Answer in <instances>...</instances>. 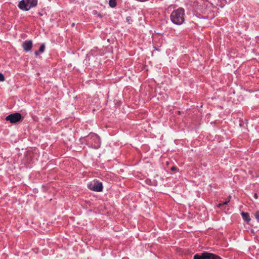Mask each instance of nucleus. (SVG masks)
<instances>
[{
  "mask_svg": "<svg viewBox=\"0 0 259 259\" xmlns=\"http://www.w3.org/2000/svg\"><path fill=\"white\" fill-rule=\"evenodd\" d=\"M37 2L38 0H22L19 2L18 7L21 10L27 11L36 7Z\"/></svg>",
  "mask_w": 259,
  "mask_h": 259,
  "instance_id": "3",
  "label": "nucleus"
},
{
  "mask_svg": "<svg viewBox=\"0 0 259 259\" xmlns=\"http://www.w3.org/2000/svg\"><path fill=\"white\" fill-rule=\"evenodd\" d=\"M98 16L100 18L102 17V15L100 13L98 14Z\"/></svg>",
  "mask_w": 259,
  "mask_h": 259,
  "instance_id": "20",
  "label": "nucleus"
},
{
  "mask_svg": "<svg viewBox=\"0 0 259 259\" xmlns=\"http://www.w3.org/2000/svg\"><path fill=\"white\" fill-rule=\"evenodd\" d=\"M6 120L9 121L11 123H16L22 120L21 114L19 112H15L8 115Z\"/></svg>",
  "mask_w": 259,
  "mask_h": 259,
  "instance_id": "5",
  "label": "nucleus"
},
{
  "mask_svg": "<svg viewBox=\"0 0 259 259\" xmlns=\"http://www.w3.org/2000/svg\"><path fill=\"white\" fill-rule=\"evenodd\" d=\"M87 144L94 149H98L100 147L101 141L100 137L96 134L90 133L86 137Z\"/></svg>",
  "mask_w": 259,
  "mask_h": 259,
  "instance_id": "2",
  "label": "nucleus"
},
{
  "mask_svg": "<svg viewBox=\"0 0 259 259\" xmlns=\"http://www.w3.org/2000/svg\"><path fill=\"white\" fill-rule=\"evenodd\" d=\"M253 196H254V198L255 199H257V198H258L257 194V193H256L254 194Z\"/></svg>",
  "mask_w": 259,
  "mask_h": 259,
  "instance_id": "17",
  "label": "nucleus"
},
{
  "mask_svg": "<svg viewBox=\"0 0 259 259\" xmlns=\"http://www.w3.org/2000/svg\"><path fill=\"white\" fill-rule=\"evenodd\" d=\"M177 169V167H175V166H172L171 168V170H172V171L176 170Z\"/></svg>",
  "mask_w": 259,
  "mask_h": 259,
  "instance_id": "18",
  "label": "nucleus"
},
{
  "mask_svg": "<svg viewBox=\"0 0 259 259\" xmlns=\"http://www.w3.org/2000/svg\"><path fill=\"white\" fill-rule=\"evenodd\" d=\"M88 187L90 190L96 192H102L103 188L102 183L97 180L89 183L88 184Z\"/></svg>",
  "mask_w": 259,
  "mask_h": 259,
  "instance_id": "4",
  "label": "nucleus"
},
{
  "mask_svg": "<svg viewBox=\"0 0 259 259\" xmlns=\"http://www.w3.org/2000/svg\"><path fill=\"white\" fill-rule=\"evenodd\" d=\"M209 259H222L221 256L209 252Z\"/></svg>",
  "mask_w": 259,
  "mask_h": 259,
  "instance_id": "11",
  "label": "nucleus"
},
{
  "mask_svg": "<svg viewBox=\"0 0 259 259\" xmlns=\"http://www.w3.org/2000/svg\"><path fill=\"white\" fill-rule=\"evenodd\" d=\"M5 80V76L3 74L1 73V81H3Z\"/></svg>",
  "mask_w": 259,
  "mask_h": 259,
  "instance_id": "16",
  "label": "nucleus"
},
{
  "mask_svg": "<svg viewBox=\"0 0 259 259\" xmlns=\"http://www.w3.org/2000/svg\"><path fill=\"white\" fill-rule=\"evenodd\" d=\"M45 45L44 44H42L38 50V51L39 53H43L45 51Z\"/></svg>",
  "mask_w": 259,
  "mask_h": 259,
  "instance_id": "12",
  "label": "nucleus"
},
{
  "mask_svg": "<svg viewBox=\"0 0 259 259\" xmlns=\"http://www.w3.org/2000/svg\"><path fill=\"white\" fill-rule=\"evenodd\" d=\"M145 182L147 184L151 186H156L157 185V181L153 180V181H151L150 179H147L145 180Z\"/></svg>",
  "mask_w": 259,
  "mask_h": 259,
  "instance_id": "9",
  "label": "nucleus"
},
{
  "mask_svg": "<svg viewBox=\"0 0 259 259\" xmlns=\"http://www.w3.org/2000/svg\"><path fill=\"white\" fill-rule=\"evenodd\" d=\"M154 48H155V49L156 50H157V51H160V50L158 49H157V48H156V47H154Z\"/></svg>",
  "mask_w": 259,
  "mask_h": 259,
  "instance_id": "21",
  "label": "nucleus"
},
{
  "mask_svg": "<svg viewBox=\"0 0 259 259\" xmlns=\"http://www.w3.org/2000/svg\"><path fill=\"white\" fill-rule=\"evenodd\" d=\"M230 202V199L228 200H226L224 202H223L222 203L219 204V207H220L222 205L227 204Z\"/></svg>",
  "mask_w": 259,
  "mask_h": 259,
  "instance_id": "15",
  "label": "nucleus"
},
{
  "mask_svg": "<svg viewBox=\"0 0 259 259\" xmlns=\"http://www.w3.org/2000/svg\"><path fill=\"white\" fill-rule=\"evenodd\" d=\"M126 20L128 24H132V22H133L132 18L131 16L127 17L126 18Z\"/></svg>",
  "mask_w": 259,
  "mask_h": 259,
  "instance_id": "13",
  "label": "nucleus"
},
{
  "mask_svg": "<svg viewBox=\"0 0 259 259\" xmlns=\"http://www.w3.org/2000/svg\"><path fill=\"white\" fill-rule=\"evenodd\" d=\"M22 46L24 51L29 52L32 48V41L31 40H26L23 42Z\"/></svg>",
  "mask_w": 259,
  "mask_h": 259,
  "instance_id": "6",
  "label": "nucleus"
},
{
  "mask_svg": "<svg viewBox=\"0 0 259 259\" xmlns=\"http://www.w3.org/2000/svg\"><path fill=\"white\" fill-rule=\"evenodd\" d=\"M254 217L258 222H259V210H257L254 213Z\"/></svg>",
  "mask_w": 259,
  "mask_h": 259,
  "instance_id": "14",
  "label": "nucleus"
},
{
  "mask_svg": "<svg viewBox=\"0 0 259 259\" xmlns=\"http://www.w3.org/2000/svg\"><path fill=\"white\" fill-rule=\"evenodd\" d=\"M241 214L244 221L248 224L251 220L249 214L248 212H242Z\"/></svg>",
  "mask_w": 259,
  "mask_h": 259,
  "instance_id": "8",
  "label": "nucleus"
},
{
  "mask_svg": "<svg viewBox=\"0 0 259 259\" xmlns=\"http://www.w3.org/2000/svg\"><path fill=\"white\" fill-rule=\"evenodd\" d=\"M35 55L36 56H38V54H39V51H35V53H34Z\"/></svg>",
  "mask_w": 259,
  "mask_h": 259,
  "instance_id": "19",
  "label": "nucleus"
},
{
  "mask_svg": "<svg viewBox=\"0 0 259 259\" xmlns=\"http://www.w3.org/2000/svg\"><path fill=\"white\" fill-rule=\"evenodd\" d=\"M109 5L112 8L116 7L117 5L116 0H109Z\"/></svg>",
  "mask_w": 259,
  "mask_h": 259,
  "instance_id": "10",
  "label": "nucleus"
},
{
  "mask_svg": "<svg viewBox=\"0 0 259 259\" xmlns=\"http://www.w3.org/2000/svg\"><path fill=\"white\" fill-rule=\"evenodd\" d=\"M194 259H209V252L204 251L200 254L197 253L194 255Z\"/></svg>",
  "mask_w": 259,
  "mask_h": 259,
  "instance_id": "7",
  "label": "nucleus"
},
{
  "mask_svg": "<svg viewBox=\"0 0 259 259\" xmlns=\"http://www.w3.org/2000/svg\"><path fill=\"white\" fill-rule=\"evenodd\" d=\"M185 10L179 8L174 10L170 15V19L172 23L177 25H181L185 22Z\"/></svg>",
  "mask_w": 259,
  "mask_h": 259,
  "instance_id": "1",
  "label": "nucleus"
}]
</instances>
